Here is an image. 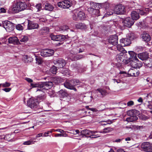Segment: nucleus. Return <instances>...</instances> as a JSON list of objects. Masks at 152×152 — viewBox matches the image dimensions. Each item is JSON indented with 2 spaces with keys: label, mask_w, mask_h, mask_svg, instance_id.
<instances>
[{
  "label": "nucleus",
  "mask_w": 152,
  "mask_h": 152,
  "mask_svg": "<svg viewBox=\"0 0 152 152\" xmlns=\"http://www.w3.org/2000/svg\"><path fill=\"white\" fill-rule=\"evenodd\" d=\"M144 81L145 83H147L148 84L149 83H151V80L150 78L148 77L146 79H144Z\"/></svg>",
  "instance_id": "nucleus-54"
},
{
  "label": "nucleus",
  "mask_w": 152,
  "mask_h": 152,
  "mask_svg": "<svg viewBox=\"0 0 152 152\" xmlns=\"http://www.w3.org/2000/svg\"><path fill=\"white\" fill-rule=\"evenodd\" d=\"M49 29L47 27H43L39 31V33L42 35H45L47 34L49 32Z\"/></svg>",
  "instance_id": "nucleus-32"
},
{
  "label": "nucleus",
  "mask_w": 152,
  "mask_h": 152,
  "mask_svg": "<svg viewBox=\"0 0 152 152\" xmlns=\"http://www.w3.org/2000/svg\"><path fill=\"white\" fill-rule=\"evenodd\" d=\"M112 129L110 127H108L105 128L101 132L106 133H108Z\"/></svg>",
  "instance_id": "nucleus-47"
},
{
  "label": "nucleus",
  "mask_w": 152,
  "mask_h": 152,
  "mask_svg": "<svg viewBox=\"0 0 152 152\" xmlns=\"http://www.w3.org/2000/svg\"><path fill=\"white\" fill-rule=\"evenodd\" d=\"M38 102L36 99L30 98L27 102V104L29 107L32 108L37 106Z\"/></svg>",
  "instance_id": "nucleus-17"
},
{
  "label": "nucleus",
  "mask_w": 152,
  "mask_h": 152,
  "mask_svg": "<svg viewBox=\"0 0 152 152\" xmlns=\"http://www.w3.org/2000/svg\"><path fill=\"white\" fill-rule=\"evenodd\" d=\"M141 148L144 151L152 152V144L149 142H145L142 143Z\"/></svg>",
  "instance_id": "nucleus-10"
},
{
  "label": "nucleus",
  "mask_w": 152,
  "mask_h": 152,
  "mask_svg": "<svg viewBox=\"0 0 152 152\" xmlns=\"http://www.w3.org/2000/svg\"><path fill=\"white\" fill-rule=\"evenodd\" d=\"M124 105L125 106L126 105V103H124ZM134 104V102L132 101H130L128 102L127 103V105L128 106H131L133 105Z\"/></svg>",
  "instance_id": "nucleus-50"
},
{
  "label": "nucleus",
  "mask_w": 152,
  "mask_h": 152,
  "mask_svg": "<svg viewBox=\"0 0 152 152\" xmlns=\"http://www.w3.org/2000/svg\"><path fill=\"white\" fill-rule=\"evenodd\" d=\"M90 4V7L88 9V10L90 13L93 15L95 10V4L94 2H91Z\"/></svg>",
  "instance_id": "nucleus-28"
},
{
  "label": "nucleus",
  "mask_w": 152,
  "mask_h": 152,
  "mask_svg": "<svg viewBox=\"0 0 152 152\" xmlns=\"http://www.w3.org/2000/svg\"><path fill=\"white\" fill-rule=\"evenodd\" d=\"M35 60L36 61V63H38V64H40L43 62L42 58L38 56H36Z\"/></svg>",
  "instance_id": "nucleus-43"
},
{
  "label": "nucleus",
  "mask_w": 152,
  "mask_h": 152,
  "mask_svg": "<svg viewBox=\"0 0 152 152\" xmlns=\"http://www.w3.org/2000/svg\"><path fill=\"white\" fill-rule=\"evenodd\" d=\"M34 142H35V141H33L32 140H29L24 142L23 144L24 145H28L34 143Z\"/></svg>",
  "instance_id": "nucleus-46"
},
{
  "label": "nucleus",
  "mask_w": 152,
  "mask_h": 152,
  "mask_svg": "<svg viewBox=\"0 0 152 152\" xmlns=\"http://www.w3.org/2000/svg\"><path fill=\"white\" fill-rule=\"evenodd\" d=\"M137 56L139 59L144 61L149 58L148 53L147 52L138 54Z\"/></svg>",
  "instance_id": "nucleus-22"
},
{
  "label": "nucleus",
  "mask_w": 152,
  "mask_h": 152,
  "mask_svg": "<svg viewBox=\"0 0 152 152\" xmlns=\"http://www.w3.org/2000/svg\"><path fill=\"white\" fill-rule=\"evenodd\" d=\"M148 10V8L145 9V11H143V10H141L140 9L137 10V12L138 14H140V15H145L146 13V12Z\"/></svg>",
  "instance_id": "nucleus-42"
},
{
  "label": "nucleus",
  "mask_w": 152,
  "mask_h": 152,
  "mask_svg": "<svg viewBox=\"0 0 152 152\" xmlns=\"http://www.w3.org/2000/svg\"><path fill=\"white\" fill-rule=\"evenodd\" d=\"M72 18L75 21L84 20L86 19V17L85 14L83 11H77L72 15Z\"/></svg>",
  "instance_id": "nucleus-6"
},
{
  "label": "nucleus",
  "mask_w": 152,
  "mask_h": 152,
  "mask_svg": "<svg viewBox=\"0 0 152 152\" xmlns=\"http://www.w3.org/2000/svg\"><path fill=\"white\" fill-rule=\"evenodd\" d=\"M28 29L29 30L37 29L39 27V25L30 20H28Z\"/></svg>",
  "instance_id": "nucleus-19"
},
{
  "label": "nucleus",
  "mask_w": 152,
  "mask_h": 152,
  "mask_svg": "<svg viewBox=\"0 0 152 152\" xmlns=\"http://www.w3.org/2000/svg\"><path fill=\"white\" fill-rule=\"evenodd\" d=\"M11 89V88H5L2 89V90L6 92H9Z\"/></svg>",
  "instance_id": "nucleus-56"
},
{
  "label": "nucleus",
  "mask_w": 152,
  "mask_h": 152,
  "mask_svg": "<svg viewBox=\"0 0 152 152\" xmlns=\"http://www.w3.org/2000/svg\"><path fill=\"white\" fill-rule=\"evenodd\" d=\"M125 12L126 10L124 6L121 4H119L115 6L114 8V12L117 14H123Z\"/></svg>",
  "instance_id": "nucleus-7"
},
{
  "label": "nucleus",
  "mask_w": 152,
  "mask_h": 152,
  "mask_svg": "<svg viewBox=\"0 0 152 152\" xmlns=\"http://www.w3.org/2000/svg\"><path fill=\"white\" fill-rule=\"evenodd\" d=\"M70 3V2L67 0L58 3V7L60 8H68L71 6Z\"/></svg>",
  "instance_id": "nucleus-14"
},
{
  "label": "nucleus",
  "mask_w": 152,
  "mask_h": 152,
  "mask_svg": "<svg viewBox=\"0 0 152 152\" xmlns=\"http://www.w3.org/2000/svg\"><path fill=\"white\" fill-rule=\"evenodd\" d=\"M31 86L33 87H37V91H39L43 92L46 90L50 88L53 86V83L51 81L41 82L38 83H31Z\"/></svg>",
  "instance_id": "nucleus-1"
},
{
  "label": "nucleus",
  "mask_w": 152,
  "mask_h": 152,
  "mask_svg": "<svg viewBox=\"0 0 152 152\" xmlns=\"http://www.w3.org/2000/svg\"><path fill=\"white\" fill-rule=\"evenodd\" d=\"M81 134L88 137L91 138H95V135L92 134L91 131L87 129H85L82 131Z\"/></svg>",
  "instance_id": "nucleus-20"
},
{
  "label": "nucleus",
  "mask_w": 152,
  "mask_h": 152,
  "mask_svg": "<svg viewBox=\"0 0 152 152\" xmlns=\"http://www.w3.org/2000/svg\"><path fill=\"white\" fill-rule=\"evenodd\" d=\"M80 83V82L78 80H67L64 83V86L66 88L68 89L73 90L75 91H76L77 89L75 86L79 84Z\"/></svg>",
  "instance_id": "nucleus-3"
},
{
  "label": "nucleus",
  "mask_w": 152,
  "mask_h": 152,
  "mask_svg": "<svg viewBox=\"0 0 152 152\" xmlns=\"http://www.w3.org/2000/svg\"><path fill=\"white\" fill-rule=\"evenodd\" d=\"M56 132H60L61 133H63L64 132V131L63 130L60 129H56Z\"/></svg>",
  "instance_id": "nucleus-62"
},
{
  "label": "nucleus",
  "mask_w": 152,
  "mask_h": 152,
  "mask_svg": "<svg viewBox=\"0 0 152 152\" xmlns=\"http://www.w3.org/2000/svg\"><path fill=\"white\" fill-rule=\"evenodd\" d=\"M99 94L97 95L98 96H103L107 94L108 93V92L104 89L101 88H99L96 90V93Z\"/></svg>",
  "instance_id": "nucleus-25"
},
{
  "label": "nucleus",
  "mask_w": 152,
  "mask_h": 152,
  "mask_svg": "<svg viewBox=\"0 0 152 152\" xmlns=\"http://www.w3.org/2000/svg\"><path fill=\"white\" fill-rule=\"evenodd\" d=\"M6 10L3 8H1L0 9V13L6 12Z\"/></svg>",
  "instance_id": "nucleus-59"
},
{
  "label": "nucleus",
  "mask_w": 152,
  "mask_h": 152,
  "mask_svg": "<svg viewBox=\"0 0 152 152\" xmlns=\"http://www.w3.org/2000/svg\"><path fill=\"white\" fill-rule=\"evenodd\" d=\"M123 23L124 25L127 27H130L134 23V21L130 17L126 18Z\"/></svg>",
  "instance_id": "nucleus-13"
},
{
  "label": "nucleus",
  "mask_w": 152,
  "mask_h": 152,
  "mask_svg": "<svg viewBox=\"0 0 152 152\" xmlns=\"http://www.w3.org/2000/svg\"><path fill=\"white\" fill-rule=\"evenodd\" d=\"M28 39V37L27 36H25L20 40V41L21 42H27Z\"/></svg>",
  "instance_id": "nucleus-49"
},
{
  "label": "nucleus",
  "mask_w": 152,
  "mask_h": 152,
  "mask_svg": "<svg viewBox=\"0 0 152 152\" xmlns=\"http://www.w3.org/2000/svg\"><path fill=\"white\" fill-rule=\"evenodd\" d=\"M11 135L9 134H6L5 136H2L3 139H4L6 140L10 141L11 140Z\"/></svg>",
  "instance_id": "nucleus-44"
},
{
  "label": "nucleus",
  "mask_w": 152,
  "mask_h": 152,
  "mask_svg": "<svg viewBox=\"0 0 152 152\" xmlns=\"http://www.w3.org/2000/svg\"><path fill=\"white\" fill-rule=\"evenodd\" d=\"M9 43L14 45H18L20 44L18 38L16 37H10L8 39Z\"/></svg>",
  "instance_id": "nucleus-23"
},
{
  "label": "nucleus",
  "mask_w": 152,
  "mask_h": 152,
  "mask_svg": "<svg viewBox=\"0 0 152 152\" xmlns=\"http://www.w3.org/2000/svg\"><path fill=\"white\" fill-rule=\"evenodd\" d=\"M57 70V67L54 66H53L50 69V71L53 74H56Z\"/></svg>",
  "instance_id": "nucleus-41"
},
{
  "label": "nucleus",
  "mask_w": 152,
  "mask_h": 152,
  "mask_svg": "<svg viewBox=\"0 0 152 152\" xmlns=\"http://www.w3.org/2000/svg\"><path fill=\"white\" fill-rule=\"evenodd\" d=\"M92 96H85L83 98V100L85 102L88 103L91 102V101Z\"/></svg>",
  "instance_id": "nucleus-39"
},
{
  "label": "nucleus",
  "mask_w": 152,
  "mask_h": 152,
  "mask_svg": "<svg viewBox=\"0 0 152 152\" xmlns=\"http://www.w3.org/2000/svg\"><path fill=\"white\" fill-rule=\"evenodd\" d=\"M148 108L151 110H152V102H150L148 103H145Z\"/></svg>",
  "instance_id": "nucleus-52"
},
{
  "label": "nucleus",
  "mask_w": 152,
  "mask_h": 152,
  "mask_svg": "<svg viewBox=\"0 0 152 152\" xmlns=\"http://www.w3.org/2000/svg\"><path fill=\"white\" fill-rule=\"evenodd\" d=\"M131 16L133 20H137L139 18L138 13L136 11H132L131 13Z\"/></svg>",
  "instance_id": "nucleus-31"
},
{
  "label": "nucleus",
  "mask_w": 152,
  "mask_h": 152,
  "mask_svg": "<svg viewBox=\"0 0 152 152\" xmlns=\"http://www.w3.org/2000/svg\"><path fill=\"white\" fill-rule=\"evenodd\" d=\"M127 38L122 39L120 40L121 45L125 46L129 45L131 43V41L134 39V37L132 33H130L127 35Z\"/></svg>",
  "instance_id": "nucleus-5"
},
{
  "label": "nucleus",
  "mask_w": 152,
  "mask_h": 152,
  "mask_svg": "<svg viewBox=\"0 0 152 152\" xmlns=\"http://www.w3.org/2000/svg\"><path fill=\"white\" fill-rule=\"evenodd\" d=\"M54 53V50L50 49H43L40 51L41 56L44 57L51 56Z\"/></svg>",
  "instance_id": "nucleus-12"
},
{
  "label": "nucleus",
  "mask_w": 152,
  "mask_h": 152,
  "mask_svg": "<svg viewBox=\"0 0 152 152\" xmlns=\"http://www.w3.org/2000/svg\"><path fill=\"white\" fill-rule=\"evenodd\" d=\"M29 83H31L33 82V80L31 78H26L25 79Z\"/></svg>",
  "instance_id": "nucleus-60"
},
{
  "label": "nucleus",
  "mask_w": 152,
  "mask_h": 152,
  "mask_svg": "<svg viewBox=\"0 0 152 152\" xmlns=\"http://www.w3.org/2000/svg\"><path fill=\"white\" fill-rule=\"evenodd\" d=\"M72 57V58H71V59L72 60V61H75L83 58V56L81 55H73Z\"/></svg>",
  "instance_id": "nucleus-37"
},
{
  "label": "nucleus",
  "mask_w": 152,
  "mask_h": 152,
  "mask_svg": "<svg viewBox=\"0 0 152 152\" xmlns=\"http://www.w3.org/2000/svg\"><path fill=\"white\" fill-rule=\"evenodd\" d=\"M118 37L116 35L110 36L108 39L109 43L115 46L118 44Z\"/></svg>",
  "instance_id": "nucleus-15"
},
{
  "label": "nucleus",
  "mask_w": 152,
  "mask_h": 152,
  "mask_svg": "<svg viewBox=\"0 0 152 152\" xmlns=\"http://www.w3.org/2000/svg\"><path fill=\"white\" fill-rule=\"evenodd\" d=\"M96 59L97 60V62H98V63L100 62V58L99 56H96Z\"/></svg>",
  "instance_id": "nucleus-61"
},
{
  "label": "nucleus",
  "mask_w": 152,
  "mask_h": 152,
  "mask_svg": "<svg viewBox=\"0 0 152 152\" xmlns=\"http://www.w3.org/2000/svg\"><path fill=\"white\" fill-rule=\"evenodd\" d=\"M11 83L7 82H6L4 83L0 84V87L2 86L3 87H8L10 86Z\"/></svg>",
  "instance_id": "nucleus-45"
},
{
  "label": "nucleus",
  "mask_w": 152,
  "mask_h": 152,
  "mask_svg": "<svg viewBox=\"0 0 152 152\" xmlns=\"http://www.w3.org/2000/svg\"><path fill=\"white\" fill-rule=\"evenodd\" d=\"M141 37L142 40L148 42L151 39V37L149 34L145 32H143L141 35Z\"/></svg>",
  "instance_id": "nucleus-24"
},
{
  "label": "nucleus",
  "mask_w": 152,
  "mask_h": 152,
  "mask_svg": "<svg viewBox=\"0 0 152 152\" xmlns=\"http://www.w3.org/2000/svg\"><path fill=\"white\" fill-rule=\"evenodd\" d=\"M112 123V121L109 119L107 121H102L99 122L98 125H105L107 124H110Z\"/></svg>",
  "instance_id": "nucleus-36"
},
{
  "label": "nucleus",
  "mask_w": 152,
  "mask_h": 152,
  "mask_svg": "<svg viewBox=\"0 0 152 152\" xmlns=\"http://www.w3.org/2000/svg\"><path fill=\"white\" fill-rule=\"evenodd\" d=\"M119 75H120L119 76L122 77L123 76H126L127 75L126 73L124 71H120Z\"/></svg>",
  "instance_id": "nucleus-51"
},
{
  "label": "nucleus",
  "mask_w": 152,
  "mask_h": 152,
  "mask_svg": "<svg viewBox=\"0 0 152 152\" xmlns=\"http://www.w3.org/2000/svg\"><path fill=\"white\" fill-rule=\"evenodd\" d=\"M46 97V96L44 94L39 95L37 96L36 100L38 101L41 102L45 99Z\"/></svg>",
  "instance_id": "nucleus-38"
},
{
  "label": "nucleus",
  "mask_w": 152,
  "mask_h": 152,
  "mask_svg": "<svg viewBox=\"0 0 152 152\" xmlns=\"http://www.w3.org/2000/svg\"><path fill=\"white\" fill-rule=\"evenodd\" d=\"M109 6V4L107 3L105 4H102L101 3H96V12L97 14L99 13L100 12L99 10L102 8V6Z\"/></svg>",
  "instance_id": "nucleus-26"
},
{
  "label": "nucleus",
  "mask_w": 152,
  "mask_h": 152,
  "mask_svg": "<svg viewBox=\"0 0 152 152\" xmlns=\"http://www.w3.org/2000/svg\"><path fill=\"white\" fill-rule=\"evenodd\" d=\"M128 53L130 55V61L133 60L134 59V58L137 57V54L132 51H129Z\"/></svg>",
  "instance_id": "nucleus-35"
},
{
  "label": "nucleus",
  "mask_w": 152,
  "mask_h": 152,
  "mask_svg": "<svg viewBox=\"0 0 152 152\" xmlns=\"http://www.w3.org/2000/svg\"><path fill=\"white\" fill-rule=\"evenodd\" d=\"M116 45H117L116 48L117 50L120 52H121V53H127V51L123 47V46L121 45H121L120 44H117Z\"/></svg>",
  "instance_id": "nucleus-34"
},
{
  "label": "nucleus",
  "mask_w": 152,
  "mask_h": 152,
  "mask_svg": "<svg viewBox=\"0 0 152 152\" xmlns=\"http://www.w3.org/2000/svg\"><path fill=\"white\" fill-rule=\"evenodd\" d=\"M75 27L77 29H85L87 28L86 25L85 23H79L76 24Z\"/></svg>",
  "instance_id": "nucleus-27"
},
{
  "label": "nucleus",
  "mask_w": 152,
  "mask_h": 152,
  "mask_svg": "<svg viewBox=\"0 0 152 152\" xmlns=\"http://www.w3.org/2000/svg\"><path fill=\"white\" fill-rule=\"evenodd\" d=\"M113 11L111 10L107 11V15H111L113 14Z\"/></svg>",
  "instance_id": "nucleus-57"
},
{
  "label": "nucleus",
  "mask_w": 152,
  "mask_h": 152,
  "mask_svg": "<svg viewBox=\"0 0 152 152\" xmlns=\"http://www.w3.org/2000/svg\"><path fill=\"white\" fill-rule=\"evenodd\" d=\"M131 66L134 68H139L142 66V63L141 61H139L137 57L134 58L133 60L130 61Z\"/></svg>",
  "instance_id": "nucleus-9"
},
{
  "label": "nucleus",
  "mask_w": 152,
  "mask_h": 152,
  "mask_svg": "<svg viewBox=\"0 0 152 152\" xmlns=\"http://www.w3.org/2000/svg\"><path fill=\"white\" fill-rule=\"evenodd\" d=\"M144 100H145L146 103H149V102H152V98H151V94H144Z\"/></svg>",
  "instance_id": "nucleus-29"
},
{
  "label": "nucleus",
  "mask_w": 152,
  "mask_h": 152,
  "mask_svg": "<svg viewBox=\"0 0 152 152\" xmlns=\"http://www.w3.org/2000/svg\"><path fill=\"white\" fill-rule=\"evenodd\" d=\"M126 53H120L116 55L114 64L116 67H120L122 64H126L129 61L127 60Z\"/></svg>",
  "instance_id": "nucleus-2"
},
{
  "label": "nucleus",
  "mask_w": 152,
  "mask_h": 152,
  "mask_svg": "<svg viewBox=\"0 0 152 152\" xmlns=\"http://www.w3.org/2000/svg\"><path fill=\"white\" fill-rule=\"evenodd\" d=\"M50 37L52 40L59 41H63L66 38V35H55L52 34L50 35Z\"/></svg>",
  "instance_id": "nucleus-11"
},
{
  "label": "nucleus",
  "mask_w": 152,
  "mask_h": 152,
  "mask_svg": "<svg viewBox=\"0 0 152 152\" xmlns=\"http://www.w3.org/2000/svg\"><path fill=\"white\" fill-rule=\"evenodd\" d=\"M128 75L130 76L137 77L139 74L140 72L134 69H130L128 72Z\"/></svg>",
  "instance_id": "nucleus-21"
},
{
  "label": "nucleus",
  "mask_w": 152,
  "mask_h": 152,
  "mask_svg": "<svg viewBox=\"0 0 152 152\" xmlns=\"http://www.w3.org/2000/svg\"><path fill=\"white\" fill-rule=\"evenodd\" d=\"M16 28L18 30L21 31L23 29V27L21 24L17 25L15 26Z\"/></svg>",
  "instance_id": "nucleus-48"
},
{
  "label": "nucleus",
  "mask_w": 152,
  "mask_h": 152,
  "mask_svg": "<svg viewBox=\"0 0 152 152\" xmlns=\"http://www.w3.org/2000/svg\"><path fill=\"white\" fill-rule=\"evenodd\" d=\"M69 29V26H67L64 25L62 27V29L65 30H67Z\"/></svg>",
  "instance_id": "nucleus-55"
},
{
  "label": "nucleus",
  "mask_w": 152,
  "mask_h": 152,
  "mask_svg": "<svg viewBox=\"0 0 152 152\" xmlns=\"http://www.w3.org/2000/svg\"><path fill=\"white\" fill-rule=\"evenodd\" d=\"M133 113V111L129 110L127 114H129L132 113ZM129 115L130 116L126 119V121H127L133 122L134 121L138 119L137 117L134 115L131 114Z\"/></svg>",
  "instance_id": "nucleus-18"
},
{
  "label": "nucleus",
  "mask_w": 152,
  "mask_h": 152,
  "mask_svg": "<svg viewBox=\"0 0 152 152\" xmlns=\"http://www.w3.org/2000/svg\"><path fill=\"white\" fill-rule=\"evenodd\" d=\"M35 7L37 9V11H39L42 8L41 4H37L36 5Z\"/></svg>",
  "instance_id": "nucleus-53"
},
{
  "label": "nucleus",
  "mask_w": 152,
  "mask_h": 152,
  "mask_svg": "<svg viewBox=\"0 0 152 152\" xmlns=\"http://www.w3.org/2000/svg\"><path fill=\"white\" fill-rule=\"evenodd\" d=\"M27 7V5L25 2L19 1L15 3L13 8V10L15 12H17L24 10Z\"/></svg>",
  "instance_id": "nucleus-4"
},
{
  "label": "nucleus",
  "mask_w": 152,
  "mask_h": 152,
  "mask_svg": "<svg viewBox=\"0 0 152 152\" xmlns=\"http://www.w3.org/2000/svg\"><path fill=\"white\" fill-rule=\"evenodd\" d=\"M50 132L49 131H48L47 132H45L44 133V135H43L44 137H47L48 136V134H49Z\"/></svg>",
  "instance_id": "nucleus-63"
},
{
  "label": "nucleus",
  "mask_w": 152,
  "mask_h": 152,
  "mask_svg": "<svg viewBox=\"0 0 152 152\" xmlns=\"http://www.w3.org/2000/svg\"><path fill=\"white\" fill-rule=\"evenodd\" d=\"M143 63L145 66L149 68L152 67V59L148 58Z\"/></svg>",
  "instance_id": "nucleus-30"
},
{
  "label": "nucleus",
  "mask_w": 152,
  "mask_h": 152,
  "mask_svg": "<svg viewBox=\"0 0 152 152\" xmlns=\"http://www.w3.org/2000/svg\"><path fill=\"white\" fill-rule=\"evenodd\" d=\"M54 8L53 5L49 3H46L45 6V9L46 10L51 11Z\"/></svg>",
  "instance_id": "nucleus-33"
},
{
  "label": "nucleus",
  "mask_w": 152,
  "mask_h": 152,
  "mask_svg": "<svg viewBox=\"0 0 152 152\" xmlns=\"http://www.w3.org/2000/svg\"><path fill=\"white\" fill-rule=\"evenodd\" d=\"M113 82L114 83H116L117 84H118V83H120L121 82V81L119 80L113 79Z\"/></svg>",
  "instance_id": "nucleus-58"
},
{
  "label": "nucleus",
  "mask_w": 152,
  "mask_h": 152,
  "mask_svg": "<svg viewBox=\"0 0 152 152\" xmlns=\"http://www.w3.org/2000/svg\"><path fill=\"white\" fill-rule=\"evenodd\" d=\"M59 94L60 96L63 98L67 96L68 95L67 93L62 90H61L59 91Z\"/></svg>",
  "instance_id": "nucleus-40"
},
{
  "label": "nucleus",
  "mask_w": 152,
  "mask_h": 152,
  "mask_svg": "<svg viewBox=\"0 0 152 152\" xmlns=\"http://www.w3.org/2000/svg\"><path fill=\"white\" fill-rule=\"evenodd\" d=\"M2 24L3 27L9 32L13 31L14 29V24L10 21H5L3 22Z\"/></svg>",
  "instance_id": "nucleus-8"
},
{
  "label": "nucleus",
  "mask_w": 152,
  "mask_h": 152,
  "mask_svg": "<svg viewBox=\"0 0 152 152\" xmlns=\"http://www.w3.org/2000/svg\"><path fill=\"white\" fill-rule=\"evenodd\" d=\"M66 64L65 61L62 58L57 59L55 63V64L58 68H63Z\"/></svg>",
  "instance_id": "nucleus-16"
},
{
  "label": "nucleus",
  "mask_w": 152,
  "mask_h": 152,
  "mask_svg": "<svg viewBox=\"0 0 152 152\" xmlns=\"http://www.w3.org/2000/svg\"><path fill=\"white\" fill-rule=\"evenodd\" d=\"M73 132H74L73 133L74 134H76L80 133V131L78 130L77 129L76 130L74 131H73Z\"/></svg>",
  "instance_id": "nucleus-64"
}]
</instances>
